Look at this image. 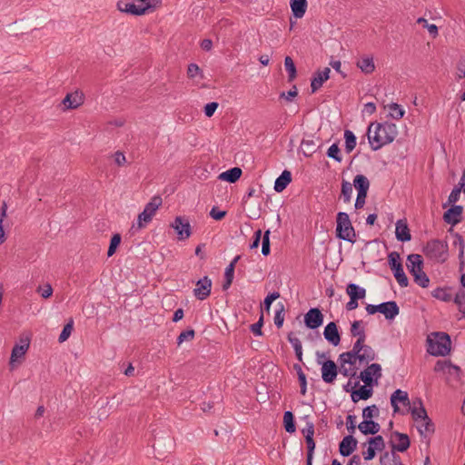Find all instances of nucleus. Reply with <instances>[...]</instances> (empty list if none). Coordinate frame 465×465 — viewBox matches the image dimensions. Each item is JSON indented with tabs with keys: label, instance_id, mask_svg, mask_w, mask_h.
Returning <instances> with one entry per match:
<instances>
[{
	"label": "nucleus",
	"instance_id": "f257e3e1",
	"mask_svg": "<svg viewBox=\"0 0 465 465\" xmlns=\"http://www.w3.org/2000/svg\"><path fill=\"white\" fill-rule=\"evenodd\" d=\"M398 129L395 124L384 122L381 124L371 123L368 128V140L373 151L391 143L396 138Z\"/></svg>",
	"mask_w": 465,
	"mask_h": 465
},
{
	"label": "nucleus",
	"instance_id": "f03ea898",
	"mask_svg": "<svg viewBox=\"0 0 465 465\" xmlns=\"http://www.w3.org/2000/svg\"><path fill=\"white\" fill-rule=\"evenodd\" d=\"M427 351L432 356H446L451 349V341L445 332H434L427 338Z\"/></svg>",
	"mask_w": 465,
	"mask_h": 465
},
{
	"label": "nucleus",
	"instance_id": "7ed1b4c3",
	"mask_svg": "<svg viewBox=\"0 0 465 465\" xmlns=\"http://www.w3.org/2000/svg\"><path fill=\"white\" fill-rule=\"evenodd\" d=\"M394 412L405 415L409 411L421 435L434 432V424L429 418L426 409H393Z\"/></svg>",
	"mask_w": 465,
	"mask_h": 465
},
{
	"label": "nucleus",
	"instance_id": "20e7f679",
	"mask_svg": "<svg viewBox=\"0 0 465 465\" xmlns=\"http://www.w3.org/2000/svg\"><path fill=\"white\" fill-rule=\"evenodd\" d=\"M406 266L413 276L415 283L422 288L429 286L430 279L423 271V259L421 255L416 253L408 255Z\"/></svg>",
	"mask_w": 465,
	"mask_h": 465
},
{
	"label": "nucleus",
	"instance_id": "39448f33",
	"mask_svg": "<svg viewBox=\"0 0 465 465\" xmlns=\"http://www.w3.org/2000/svg\"><path fill=\"white\" fill-rule=\"evenodd\" d=\"M336 236L341 240L354 243L356 242V233L348 213L339 212L336 217Z\"/></svg>",
	"mask_w": 465,
	"mask_h": 465
},
{
	"label": "nucleus",
	"instance_id": "423d86ee",
	"mask_svg": "<svg viewBox=\"0 0 465 465\" xmlns=\"http://www.w3.org/2000/svg\"><path fill=\"white\" fill-rule=\"evenodd\" d=\"M152 0H120L117 8L123 13L133 15H142L152 7Z\"/></svg>",
	"mask_w": 465,
	"mask_h": 465
},
{
	"label": "nucleus",
	"instance_id": "0eeeda50",
	"mask_svg": "<svg viewBox=\"0 0 465 465\" xmlns=\"http://www.w3.org/2000/svg\"><path fill=\"white\" fill-rule=\"evenodd\" d=\"M423 252L428 258L443 262L448 256V245L440 240L434 239L427 242Z\"/></svg>",
	"mask_w": 465,
	"mask_h": 465
},
{
	"label": "nucleus",
	"instance_id": "6e6552de",
	"mask_svg": "<svg viewBox=\"0 0 465 465\" xmlns=\"http://www.w3.org/2000/svg\"><path fill=\"white\" fill-rule=\"evenodd\" d=\"M163 200L160 196H153L151 201L145 205L143 211L138 215L137 227L139 229L150 223L156 213L158 208L162 205Z\"/></svg>",
	"mask_w": 465,
	"mask_h": 465
},
{
	"label": "nucleus",
	"instance_id": "1a4fd4ad",
	"mask_svg": "<svg viewBox=\"0 0 465 465\" xmlns=\"http://www.w3.org/2000/svg\"><path fill=\"white\" fill-rule=\"evenodd\" d=\"M171 227L174 229L180 241L188 239L192 234L191 224L186 217H175L174 221L171 223Z\"/></svg>",
	"mask_w": 465,
	"mask_h": 465
},
{
	"label": "nucleus",
	"instance_id": "9d476101",
	"mask_svg": "<svg viewBox=\"0 0 465 465\" xmlns=\"http://www.w3.org/2000/svg\"><path fill=\"white\" fill-rule=\"evenodd\" d=\"M381 377V367L378 363H372L369 365L364 371H362L360 374V378L361 381L367 385L371 387L374 382L379 378Z\"/></svg>",
	"mask_w": 465,
	"mask_h": 465
},
{
	"label": "nucleus",
	"instance_id": "9b49d317",
	"mask_svg": "<svg viewBox=\"0 0 465 465\" xmlns=\"http://www.w3.org/2000/svg\"><path fill=\"white\" fill-rule=\"evenodd\" d=\"M435 371H442L454 381L460 380L461 370L460 367L450 361H438L435 365Z\"/></svg>",
	"mask_w": 465,
	"mask_h": 465
},
{
	"label": "nucleus",
	"instance_id": "f8f14e48",
	"mask_svg": "<svg viewBox=\"0 0 465 465\" xmlns=\"http://www.w3.org/2000/svg\"><path fill=\"white\" fill-rule=\"evenodd\" d=\"M323 314L318 308L310 309L304 315V323L309 329H317L323 322Z\"/></svg>",
	"mask_w": 465,
	"mask_h": 465
},
{
	"label": "nucleus",
	"instance_id": "ddd939ff",
	"mask_svg": "<svg viewBox=\"0 0 465 465\" xmlns=\"http://www.w3.org/2000/svg\"><path fill=\"white\" fill-rule=\"evenodd\" d=\"M212 290V281L208 276H204L196 282V287L193 289L194 296L203 301L210 296Z\"/></svg>",
	"mask_w": 465,
	"mask_h": 465
},
{
	"label": "nucleus",
	"instance_id": "4468645a",
	"mask_svg": "<svg viewBox=\"0 0 465 465\" xmlns=\"http://www.w3.org/2000/svg\"><path fill=\"white\" fill-rule=\"evenodd\" d=\"M391 442L392 446L391 451L394 452L395 450L403 452L409 449L411 444L409 436L407 434L401 433L398 431L392 433Z\"/></svg>",
	"mask_w": 465,
	"mask_h": 465
},
{
	"label": "nucleus",
	"instance_id": "2eb2a0df",
	"mask_svg": "<svg viewBox=\"0 0 465 465\" xmlns=\"http://www.w3.org/2000/svg\"><path fill=\"white\" fill-rule=\"evenodd\" d=\"M330 73L331 69L325 67L323 70H318L313 74L311 80L312 94L316 93L322 86L323 83L330 78Z\"/></svg>",
	"mask_w": 465,
	"mask_h": 465
},
{
	"label": "nucleus",
	"instance_id": "dca6fc26",
	"mask_svg": "<svg viewBox=\"0 0 465 465\" xmlns=\"http://www.w3.org/2000/svg\"><path fill=\"white\" fill-rule=\"evenodd\" d=\"M23 344H15L12 350L11 357H10V367L11 369H15L21 364V362H16L19 359L23 358L25 352L29 348V342L27 341H23Z\"/></svg>",
	"mask_w": 465,
	"mask_h": 465
},
{
	"label": "nucleus",
	"instance_id": "f3484780",
	"mask_svg": "<svg viewBox=\"0 0 465 465\" xmlns=\"http://www.w3.org/2000/svg\"><path fill=\"white\" fill-rule=\"evenodd\" d=\"M378 312L384 315L386 320H393L400 312V308L396 302H385L378 304Z\"/></svg>",
	"mask_w": 465,
	"mask_h": 465
},
{
	"label": "nucleus",
	"instance_id": "a211bd4d",
	"mask_svg": "<svg viewBox=\"0 0 465 465\" xmlns=\"http://www.w3.org/2000/svg\"><path fill=\"white\" fill-rule=\"evenodd\" d=\"M463 207L461 205H453L443 214V220L446 223L456 225L461 221Z\"/></svg>",
	"mask_w": 465,
	"mask_h": 465
},
{
	"label": "nucleus",
	"instance_id": "6ab92c4d",
	"mask_svg": "<svg viewBox=\"0 0 465 465\" xmlns=\"http://www.w3.org/2000/svg\"><path fill=\"white\" fill-rule=\"evenodd\" d=\"M337 376V366L331 360H328L322 363V378L326 383H331Z\"/></svg>",
	"mask_w": 465,
	"mask_h": 465
},
{
	"label": "nucleus",
	"instance_id": "aec40b11",
	"mask_svg": "<svg viewBox=\"0 0 465 465\" xmlns=\"http://www.w3.org/2000/svg\"><path fill=\"white\" fill-rule=\"evenodd\" d=\"M324 338L333 346H338L341 342V336L337 324L333 322H329L323 331Z\"/></svg>",
	"mask_w": 465,
	"mask_h": 465
},
{
	"label": "nucleus",
	"instance_id": "412c9836",
	"mask_svg": "<svg viewBox=\"0 0 465 465\" xmlns=\"http://www.w3.org/2000/svg\"><path fill=\"white\" fill-rule=\"evenodd\" d=\"M357 447V440L351 436H345L340 443L339 451L341 456H350Z\"/></svg>",
	"mask_w": 465,
	"mask_h": 465
},
{
	"label": "nucleus",
	"instance_id": "4be33fe9",
	"mask_svg": "<svg viewBox=\"0 0 465 465\" xmlns=\"http://www.w3.org/2000/svg\"><path fill=\"white\" fill-rule=\"evenodd\" d=\"M390 401L391 407H398L400 403L403 407H411V400L408 392L400 389L396 390L391 394Z\"/></svg>",
	"mask_w": 465,
	"mask_h": 465
},
{
	"label": "nucleus",
	"instance_id": "5701e85b",
	"mask_svg": "<svg viewBox=\"0 0 465 465\" xmlns=\"http://www.w3.org/2000/svg\"><path fill=\"white\" fill-rule=\"evenodd\" d=\"M361 321H354L351 325V333L353 337H358L357 341L353 345L356 348L360 347L361 343H364L366 341V332L364 328L361 326Z\"/></svg>",
	"mask_w": 465,
	"mask_h": 465
},
{
	"label": "nucleus",
	"instance_id": "b1692460",
	"mask_svg": "<svg viewBox=\"0 0 465 465\" xmlns=\"http://www.w3.org/2000/svg\"><path fill=\"white\" fill-rule=\"evenodd\" d=\"M84 103V94L79 92L67 94L63 100L64 105L67 109H76Z\"/></svg>",
	"mask_w": 465,
	"mask_h": 465
},
{
	"label": "nucleus",
	"instance_id": "393cba45",
	"mask_svg": "<svg viewBox=\"0 0 465 465\" xmlns=\"http://www.w3.org/2000/svg\"><path fill=\"white\" fill-rule=\"evenodd\" d=\"M395 234L397 240L400 242H409L411 239L408 224L403 220H399L396 223Z\"/></svg>",
	"mask_w": 465,
	"mask_h": 465
},
{
	"label": "nucleus",
	"instance_id": "a878e982",
	"mask_svg": "<svg viewBox=\"0 0 465 465\" xmlns=\"http://www.w3.org/2000/svg\"><path fill=\"white\" fill-rule=\"evenodd\" d=\"M372 395V389L370 386L359 385L358 389L351 391V400L353 402H358L360 400H367Z\"/></svg>",
	"mask_w": 465,
	"mask_h": 465
},
{
	"label": "nucleus",
	"instance_id": "bb28decb",
	"mask_svg": "<svg viewBox=\"0 0 465 465\" xmlns=\"http://www.w3.org/2000/svg\"><path fill=\"white\" fill-rule=\"evenodd\" d=\"M360 350L361 347L356 348V346L353 345L351 351L340 354V362L355 367L356 361H359L358 352H360Z\"/></svg>",
	"mask_w": 465,
	"mask_h": 465
},
{
	"label": "nucleus",
	"instance_id": "cd10ccee",
	"mask_svg": "<svg viewBox=\"0 0 465 465\" xmlns=\"http://www.w3.org/2000/svg\"><path fill=\"white\" fill-rule=\"evenodd\" d=\"M292 182V173L288 170H284L281 175L275 180L274 191L277 193L282 192Z\"/></svg>",
	"mask_w": 465,
	"mask_h": 465
},
{
	"label": "nucleus",
	"instance_id": "c85d7f7f",
	"mask_svg": "<svg viewBox=\"0 0 465 465\" xmlns=\"http://www.w3.org/2000/svg\"><path fill=\"white\" fill-rule=\"evenodd\" d=\"M360 347L361 350L360 352H358L359 361L368 363L369 361L375 360L376 353L371 346L366 345L364 342L361 343Z\"/></svg>",
	"mask_w": 465,
	"mask_h": 465
},
{
	"label": "nucleus",
	"instance_id": "c756f323",
	"mask_svg": "<svg viewBox=\"0 0 465 465\" xmlns=\"http://www.w3.org/2000/svg\"><path fill=\"white\" fill-rule=\"evenodd\" d=\"M346 293L350 298H354L359 301L365 298L366 290L356 283L351 282L346 287Z\"/></svg>",
	"mask_w": 465,
	"mask_h": 465
},
{
	"label": "nucleus",
	"instance_id": "7c9ffc66",
	"mask_svg": "<svg viewBox=\"0 0 465 465\" xmlns=\"http://www.w3.org/2000/svg\"><path fill=\"white\" fill-rule=\"evenodd\" d=\"M292 12L296 18H302L307 9L306 0H291L290 2Z\"/></svg>",
	"mask_w": 465,
	"mask_h": 465
},
{
	"label": "nucleus",
	"instance_id": "2f4dec72",
	"mask_svg": "<svg viewBox=\"0 0 465 465\" xmlns=\"http://www.w3.org/2000/svg\"><path fill=\"white\" fill-rule=\"evenodd\" d=\"M381 465H404L401 457L394 451L383 453L380 458Z\"/></svg>",
	"mask_w": 465,
	"mask_h": 465
},
{
	"label": "nucleus",
	"instance_id": "473e14b6",
	"mask_svg": "<svg viewBox=\"0 0 465 465\" xmlns=\"http://www.w3.org/2000/svg\"><path fill=\"white\" fill-rule=\"evenodd\" d=\"M242 172L239 167L231 168L225 172H223L219 175V179L229 183H235L241 177Z\"/></svg>",
	"mask_w": 465,
	"mask_h": 465
},
{
	"label": "nucleus",
	"instance_id": "72a5a7b5",
	"mask_svg": "<svg viewBox=\"0 0 465 465\" xmlns=\"http://www.w3.org/2000/svg\"><path fill=\"white\" fill-rule=\"evenodd\" d=\"M358 428L363 434H375L380 430V425L377 422L365 419Z\"/></svg>",
	"mask_w": 465,
	"mask_h": 465
},
{
	"label": "nucleus",
	"instance_id": "f704fd0d",
	"mask_svg": "<svg viewBox=\"0 0 465 465\" xmlns=\"http://www.w3.org/2000/svg\"><path fill=\"white\" fill-rule=\"evenodd\" d=\"M358 193H368L370 188V182L363 174H357L353 179V184Z\"/></svg>",
	"mask_w": 465,
	"mask_h": 465
},
{
	"label": "nucleus",
	"instance_id": "c9c22d12",
	"mask_svg": "<svg viewBox=\"0 0 465 465\" xmlns=\"http://www.w3.org/2000/svg\"><path fill=\"white\" fill-rule=\"evenodd\" d=\"M288 341L292 345L296 358L299 361H302V341L294 335L293 332H290L287 336Z\"/></svg>",
	"mask_w": 465,
	"mask_h": 465
},
{
	"label": "nucleus",
	"instance_id": "e433bc0d",
	"mask_svg": "<svg viewBox=\"0 0 465 465\" xmlns=\"http://www.w3.org/2000/svg\"><path fill=\"white\" fill-rule=\"evenodd\" d=\"M357 66L364 74H371L375 70L372 57H363L357 62Z\"/></svg>",
	"mask_w": 465,
	"mask_h": 465
},
{
	"label": "nucleus",
	"instance_id": "4c0bfd02",
	"mask_svg": "<svg viewBox=\"0 0 465 465\" xmlns=\"http://www.w3.org/2000/svg\"><path fill=\"white\" fill-rule=\"evenodd\" d=\"M283 426L288 433H294L296 431V426L294 421V415L291 411H286L283 415Z\"/></svg>",
	"mask_w": 465,
	"mask_h": 465
},
{
	"label": "nucleus",
	"instance_id": "58836bf2",
	"mask_svg": "<svg viewBox=\"0 0 465 465\" xmlns=\"http://www.w3.org/2000/svg\"><path fill=\"white\" fill-rule=\"evenodd\" d=\"M352 196V184L345 180L341 183V198L345 203H349Z\"/></svg>",
	"mask_w": 465,
	"mask_h": 465
},
{
	"label": "nucleus",
	"instance_id": "ea45409f",
	"mask_svg": "<svg viewBox=\"0 0 465 465\" xmlns=\"http://www.w3.org/2000/svg\"><path fill=\"white\" fill-rule=\"evenodd\" d=\"M234 267L232 264H229L226 268H225V272H224V281H223V291H226L230 288V286L232 285V281H233V277H234Z\"/></svg>",
	"mask_w": 465,
	"mask_h": 465
},
{
	"label": "nucleus",
	"instance_id": "a19ab883",
	"mask_svg": "<svg viewBox=\"0 0 465 465\" xmlns=\"http://www.w3.org/2000/svg\"><path fill=\"white\" fill-rule=\"evenodd\" d=\"M284 66L288 72V81L292 82L297 75L296 67L293 60L290 56H286L284 59Z\"/></svg>",
	"mask_w": 465,
	"mask_h": 465
},
{
	"label": "nucleus",
	"instance_id": "79ce46f5",
	"mask_svg": "<svg viewBox=\"0 0 465 465\" xmlns=\"http://www.w3.org/2000/svg\"><path fill=\"white\" fill-rule=\"evenodd\" d=\"M344 138H345V151L349 153H351L356 146V136L350 130L344 131Z\"/></svg>",
	"mask_w": 465,
	"mask_h": 465
},
{
	"label": "nucleus",
	"instance_id": "37998d69",
	"mask_svg": "<svg viewBox=\"0 0 465 465\" xmlns=\"http://www.w3.org/2000/svg\"><path fill=\"white\" fill-rule=\"evenodd\" d=\"M389 106V114L395 120H400L404 116L405 111L396 103H392Z\"/></svg>",
	"mask_w": 465,
	"mask_h": 465
},
{
	"label": "nucleus",
	"instance_id": "c03bdc74",
	"mask_svg": "<svg viewBox=\"0 0 465 465\" xmlns=\"http://www.w3.org/2000/svg\"><path fill=\"white\" fill-rule=\"evenodd\" d=\"M432 296L443 302H450L452 300L451 294L444 288H436L432 292Z\"/></svg>",
	"mask_w": 465,
	"mask_h": 465
},
{
	"label": "nucleus",
	"instance_id": "a18cd8bd",
	"mask_svg": "<svg viewBox=\"0 0 465 465\" xmlns=\"http://www.w3.org/2000/svg\"><path fill=\"white\" fill-rule=\"evenodd\" d=\"M388 262H389V265H390V267H391V269L392 271H395L398 268H401L402 267V264L401 262L400 254L397 252H391L388 255Z\"/></svg>",
	"mask_w": 465,
	"mask_h": 465
},
{
	"label": "nucleus",
	"instance_id": "49530a36",
	"mask_svg": "<svg viewBox=\"0 0 465 465\" xmlns=\"http://www.w3.org/2000/svg\"><path fill=\"white\" fill-rule=\"evenodd\" d=\"M73 329H74V321H73V319H70L69 322L64 326V328L59 335V338H58L59 342L65 341L70 337V335L73 331Z\"/></svg>",
	"mask_w": 465,
	"mask_h": 465
},
{
	"label": "nucleus",
	"instance_id": "de8ad7c7",
	"mask_svg": "<svg viewBox=\"0 0 465 465\" xmlns=\"http://www.w3.org/2000/svg\"><path fill=\"white\" fill-rule=\"evenodd\" d=\"M393 274L395 279L397 280L398 283L401 287H407L409 284V280L403 271V267L398 268L397 270L393 271Z\"/></svg>",
	"mask_w": 465,
	"mask_h": 465
},
{
	"label": "nucleus",
	"instance_id": "09e8293b",
	"mask_svg": "<svg viewBox=\"0 0 465 465\" xmlns=\"http://www.w3.org/2000/svg\"><path fill=\"white\" fill-rule=\"evenodd\" d=\"M417 23L419 25H421L423 27L427 28L430 35L432 36V37H436L438 35V27L436 25L434 24H429L428 21L423 18V17H420L417 19Z\"/></svg>",
	"mask_w": 465,
	"mask_h": 465
},
{
	"label": "nucleus",
	"instance_id": "8fccbe9b",
	"mask_svg": "<svg viewBox=\"0 0 465 465\" xmlns=\"http://www.w3.org/2000/svg\"><path fill=\"white\" fill-rule=\"evenodd\" d=\"M327 156L332 158L338 163L341 162L342 158L341 155V150L337 143H333L329 147L327 151Z\"/></svg>",
	"mask_w": 465,
	"mask_h": 465
},
{
	"label": "nucleus",
	"instance_id": "3c124183",
	"mask_svg": "<svg viewBox=\"0 0 465 465\" xmlns=\"http://www.w3.org/2000/svg\"><path fill=\"white\" fill-rule=\"evenodd\" d=\"M121 242V235L119 233H115L113 235L110 241V245L107 251V256L111 257L114 254L117 247L119 246Z\"/></svg>",
	"mask_w": 465,
	"mask_h": 465
},
{
	"label": "nucleus",
	"instance_id": "603ef678",
	"mask_svg": "<svg viewBox=\"0 0 465 465\" xmlns=\"http://www.w3.org/2000/svg\"><path fill=\"white\" fill-rule=\"evenodd\" d=\"M456 80L460 81L465 78V54L461 55L456 66Z\"/></svg>",
	"mask_w": 465,
	"mask_h": 465
},
{
	"label": "nucleus",
	"instance_id": "864d4df0",
	"mask_svg": "<svg viewBox=\"0 0 465 465\" xmlns=\"http://www.w3.org/2000/svg\"><path fill=\"white\" fill-rule=\"evenodd\" d=\"M270 230H267L263 236H262V253L264 256H267L270 254L271 249H270Z\"/></svg>",
	"mask_w": 465,
	"mask_h": 465
},
{
	"label": "nucleus",
	"instance_id": "5fc2aeb1",
	"mask_svg": "<svg viewBox=\"0 0 465 465\" xmlns=\"http://www.w3.org/2000/svg\"><path fill=\"white\" fill-rule=\"evenodd\" d=\"M197 75H200L201 78H203V71L196 64H190L187 68V76L188 78H194Z\"/></svg>",
	"mask_w": 465,
	"mask_h": 465
},
{
	"label": "nucleus",
	"instance_id": "6e6d98bb",
	"mask_svg": "<svg viewBox=\"0 0 465 465\" xmlns=\"http://www.w3.org/2000/svg\"><path fill=\"white\" fill-rule=\"evenodd\" d=\"M369 446L374 450H382L384 447V440L381 435L375 436L369 440Z\"/></svg>",
	"mask_w": 465,
	"mask_h": 465
},
{
	"label": "nucleus",
	"instance_id": "4d7b16f0",
	"mask_svg": "<svg viewBox=\"0 0 465 465\" xmlns=\"http://www.w3.org/2000/svg\"><path fill=\"white\" fill-rule=\"evenodd\" d=\"M453 302L459 306V311L465 313V309L462 310V307L465 305V291L460 290L456 293Z\"/></svg>",
	"mask_w": 465,
	"mask_h": 465
},
{
	"label": "nucleus",
	"instance_id": "13d9d810",
	"mask_svg": "<svg viewBox=\"0 0 465 465\" xmlns=\"http://www.w3.org/2000/svg\"><path fill=\"white\" fill-rule=\"evenodd\" d=\"M284 322V306L280 304V308L275 312L274 324L277 328H281Z\"/></svg>",
	"mask_w": 465,
	"mask_h": 465
},
{
	"label": "nucleus",
	"instance_id": "bf43d9fd",
	"mask_svg": "<svg viewBox=\"0 0 465 465\" xmlns=\"http://www.w3.org/2000/svg\"><path fill=\"white\" fill-rule=\"evenodd\" d=\"M195 332L193 329L183 331L177 338V344H182L184 341H192L194 338Z\"/></svg>",
	"mask_w": 465,
	"mask_h": 465
},
{
	"label": "nucleus",
	"instance_id": "052dcab7",
	"mask_svg": "<svg viewBox=\"0 0 465 465\" xmlns=\"http://www.w3.org/2000/svg\"><path fill=\"white\" fill-rule=\"evenodd\" d=\"M280 297V293L278 292H273L270 294H268L265 299H264V302H263V309L266 311V312H269L270 311V308H271V305L272 303Z\"/></svg>",
	"mask_w": 465,
	"mask_h": 465
},
{
	"label": "nucleus",
	"instance_id": "680f3d73",
	"mask_svg": "<svg viewBox=\"0 0 465 465\" xmlns=\"http://www.w3.org/2000/svg\"><path fill=\"white\" fill-rule=\"evenodd\" d=\"M262 325H263V315L262 313L258 322L256 323H253L251 325L252 332L256 336H262Z\"/></svg>",
	"mask_w": 465,
	"mask_h": 465
},
{
	"label": "nucleus",
	"instance_id": "e2e57ef3",
	"mask_svg": "<svg viewBox=\"0 0 465 465\" xmlns=\"http://www.w3.org/2000/svg\"><path fill=\"white\" fill-rule=\"evenodd\" d=\"M340 372L345 377H353L356 375V368L351 365L346 367V364L341 363Z\"/></svg>",
	"mask_w": 465,
	"mask_h": 465
},
{
	"label": "nucleus",
	"instance_id": "0e129e2a",
	"mask_svg": "<svg viewBox=\"0 0 465 465\" xmlns=\"http://www.w3.org/2000/svg\"><path fill=\"white\" fill-rule=\"evenodd\" d=\"M298 95V90L296 85H293L292 88L286 94L284 92L281 93L280 98H284L286 101L292 102L294 97Z\"/></svg>",
	"mask_w": 465,
	"mask_h": 465
},
{
	"label": "nucleus",
	"instance_id": "69168bd1",
	"mask_svg": "<svg viewBox=\"0 0 465 465\" xmlns=\"http://www.w3.org/2000/svg\"><path fill=\"white\" fill-rule=\"evenodd\" d=\"M37 292L40 293V295L43 298L47 299V298L52 296V294H53V288H52V286L49 283H47L43 288L39 287Z\"/></svg>",
	"mask_w": 465,
	"mask_h": 465
},
{
	"label": "nucleus",
	"instance_id": "338daca9",
	"mask_svg": "<svg viewBox=\"0 0 465 465\" xmlns=\"http://www.w3.org/2000/svg\"><path fill=\"white\" fill-rule=\"evenodd\" d=\"M460 188L455 187L450 193L448 197V204L455 203L459 201L460 195Z\"/></svg>",
	"mask_w": 465,
	"mask_h": 465
},
{
	"label": "nucleus",
	"instance_id": "774afa93",
	"mask_svg": "<svg viewBox=\"0 0 465 465\" xmlns=\"http://www.w3.org/2000/svg\"><path fill=\"white\" fill-rule=\"evenodd\" d=\"M219 104L218 103L216 102H212V103H209L207 104L205 106H204V114L207 117H211L213 115L214 112L216 111V109L218 108Z\"/></svg>",
	"mask_w": 465,
	"mask_h": 465
}]
</instances>
